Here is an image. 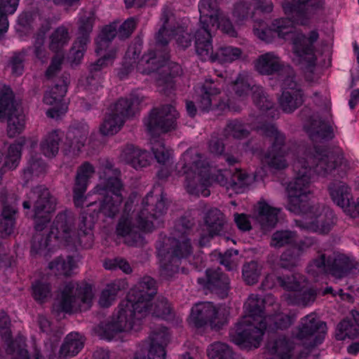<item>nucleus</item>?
<instances>
[{"label":"nucleus","instance_id":"21","mask_svg":"<svg viewBox=\"0 0 359 359\" xmlns=\"http://www.w3.org/2000/svg\"><path fill=\"white\" fill-rule=\"evenodd\" d=\"M188 322L198 328L209 325L219 330L226 323L227 314L224 308H217L211 302H199L191 308Z\"/></svg>","mask_w":359,"mask_h":359},{"label":"nucleus","instance_id":"59","mask_svg":"<svg viewBox=\"0 0 359 359\" xmlns=\"http://www.w3.org/2000/svg\"><path fill=\"white\" fill-rule=\"evenodd\" d=\"M32 20V15L29 13H22L20 14L18 19V27L17 30L20 32H23L25 29H28L31 26V22Z\"/></svg>","mask_w":359,"mask_h":359},{"label":"nucleus","instance_id":"6","mask_svg":"<svg viewBox=\"0 0 359 359\" xmlns=\"http://www.w3.org/2000/svg\"><path fill=\"white\" fill-rule=\"evenodd\" d=\"M132 205L129 201L116 226L118 236L125 238V243L130 246L141 247L144 243L143 233L151 232L160 226L166 213V199L160 185L143 198L141 205L130 212Z\"/></svg>","mask_w":359,"mask_h":359},{"label":"nucleus","instance_id":"22","mask_svg":"<svg viewBox=\"0 0 359 359\" xmlns=\"http://www.w3.org/2000/svg\"><path fill=\"white\" fill-rule=\"evenodd\" d=\"M95 20L94 13L90 11H82L79 13V36L70 50L68 60L72 65H79L84 55L87 44L90 41L89 35L92 32Z\"/></svg>","mask_w":359,"mask_h":359},{"label":"nucleus","instance_id":"42","mask_svg":"<svg viewBox=\"0 0 359 359\" xmlns=\"http://www.w3.org/2000/svg\"><path fill=\"white\" fill-rule=\"evenodd\" d=\"M125 286L126 282L124 280H116L108 284L100 294V306L104 308L109 307L116 300L118 292L123 290Z\"/></svg>","mask_w":359,"mask_h":359},{"label":"nucleus","instance_id":"50","mask_svg":"<svg viewBox=\"0 0 359 359\" xmlns=\"http://www.w3.org/2000/svg\"><path fill=\"white\" fill-rule=\"evenodd\" d=\"M262 271V266L257 262H250L243 266V277L248 285H253L258 281Z\"/></svg>","mask_w":359,"mask_h":359},{"label":"nucleus","instance_id":"37","mask_svg":"<svg viewBox=\"0 0 359 359\" xmlns=\"http://www.w3.org/2000/svg\"><path fill=\"white\" fill-rule=\"evenodd\" d=\"M25 142V137H20L11 144L8 148L4 163H2L3 154H0V177L7 170H14L18 166L21 158L22 148Z\"/></svg>","mask_w":359,"mask_h":359},{"label":"nucleus","instance_id":"56","mask_svg":"<svg viewBox=\"0 0 359 359\" xmlns=\"http://www.w3.org/2000/svg\"><path fill=\"white\" fill-rule=\"evenodd\" d=\"M20 0H0V13L13 15L17 10Z\"/></svg>","mask_w":359,"mask_h":359},{"label":"nucleus","instance_id":"4","mask_svg":"<svg viewBox=\"0 0 359 359\" xmlns=\"http://www.w3.org/2000/svg\"><path fill=\"white\" fill-rule=\"evenodd\" d=\"M278 309L279 305L275 303L274 297L271 294H267L264 299L253 294L249 296L244 304L245 315L229 332L231 340L243 348H257L262 339L264 330L267 327L271 330L289 327L296 315L269 314Z\"/></svg>","mask_w":359,"mask_h":359},{"label":"nucleus","instance_id":"8","mask_svg":"<svg viewBox=\"0 0 359 359\" xmlns=\"http://www.w3.org/2000/svg\"><path fill=\"white\" fill-rule=\"evenodd\" d=\"M198 11L201 28L195 34V48L200 59L221 64L231 63L240 59L242 50L232 46L221 47L213 53L210 34L212 29H219L229 36H237V32L229 19L219 11L217 0H200Z\"/></svg>","mask_w":359,"mask_h":359},{"label":"nucleus","instance_id":"28","mask_svg":"<svg viewBox=\"0 0 359 359\" xmlns=\"http://www.w3.org/2000/svg\"><path fill=\"white\" fill-rule=\"evenodd\" d=\"M11 320L8 315L0 313V334L2 339L7 344L6 351L12 355L13 359H29L27 351L24 348L25 339L18 336L14 341L11 339Z\"/></svg>","mask_w":359,"mask_h":359},{"label":"nucleus","instance_id":"55","mask_svg":"<svg viewBox=\"0 0 359 359\" xmlns=\"http://www.w3.org/2000/svg\"><path fill=\"white\" fill-rule=\"evenodd\" d=\"M58 343L56 342H48L45 344V351L43 355H41L38 351L36 352L34 359H53L55 356V352L57 351Z\"/></svg>","mask_w":359,"mask_h":359},{"label":"nucleus","instance_id":"38","mask_svg":"<svg viewBox=\"0 0 359 359\" xmlns=\"http://www.w3.org/2000/svg\"><path fill=\"white\" fill-rule=\"evenodd\" d=\"M88 126L85 123H80L71 126L67 133V144L74 153L79 152L85 146L88 134Z\"/></svg>","mask_w":359,"mask_h":359},{"label":"nucleus","instance_id":"48","mask_svg":"<svg viewBox=\"0 0 359 359\" xmlns=\"http://www.w3.org/2000/svg\"><path fill=\"white\" fill-rule=\"evenodd\" d=\"M248 135V130L246 126L240 121L235 120L228 123L224 130L223 136L226 142L230 140H241Z\"/></svg>","mask_w":359,"mask_h":359},{"label":"nucleus","instance_id":"40","mask_svg":"<svg viewBox=\"0 0 359 359\" xmlns=\"http://www.w3.org/2000/svg\"><path fill=\"white\" fill-rule=\"evenodd\" d=\"M16 204H4L0 218V234L1 237L8 236L14 233L15 224Z\"/></svg>","mask_w":359,"mask_h":359},{"label":"nucleus","instance_id":"32","mask_svg":"<svg viewBox=\"0 0 359 359\" xmlns=\"http://www.w3.org/2000/svg\"><path fill=\"white\" fill-rule=\"evenodd\" d=\"M252 8L260 11L262 13H271L273 11V5L271 0L241 1L235 5L233 11V16L236 20V22L241 25L248 20L251 13Z\"/></svg>","mask_w":359,"mask_h":359},{"label":"nucleus","instance_id":"53","mask_svg":"<svg viewBox=\"0 0 359 359\" xmlns=\"http://www.w3.org/2000/svg\"><path fill=\"white\" fill-rule=\"evenodd\" d=\"M29 50V48L27 50H23L20 53L15 54L12 57L11 66L13 74L17 76L22 74L24 69L23 61L25 60V57Z\"/></svg>","mask_w":359,"mask_h":359},{"label":"nucleus","instance_id":"45","mask_svg":"<svg viewBox=\"0 0 359 359\" xmlns=\"http://www.w3.org/2000/svg\"><path fill=\"white\" fill-rule=\"evenodd\" d=\"M60 133L53 130L44 136L40 144V149L43 154L49 158L56 156L59 150Z\"/></svg>","mask_w":359,"mask_h":359},{"label":"nucleus","instance_id":"54","mask_svg":"<svg viewBox=\"0 0 359 359\" xmlns=\"http://www.w3.org/2000/svg\"><path fill=\"white\" fill-rule=\"evenodd\" d=\"M238 255L237 250H227L224 255L219 254L220 263L229 271L233 270L237 266L238 262L236 257Z\"/></svg>","mask_w":359,"mask_h":359},{"label":"nucleus","instance_id":"60","mask_svg":"<svg viewBox=\"0 0 359 359\" xmlns=\"http://www.w3.org/2000/svg\"><path fill=\"white\" fill-rule=\"evenodd\" d=\"M38 323L41 330L43 332H48L50 327V323L48 319L42 315L38 316Z\"/></svg>","mask_w":359,"mask_h":359},{"label":"nucleus","instance_id":"23","mask_svg":"<svg viewBox=\"0 0 359 359\" xmlns=\"http://www.w3.org/2000/svg\"><path fill=\"white\" fill-rule=\"evenodd\" d=\"M69 81V76L63 75L54 86L45 93L43 102L51 107L46 111L48 117L58 118L67 111L68 102L64 97L67 91Z\"/></svg>","mask_w":359,"mask_h":359},{"label":"nucleus","instance_id":"19","mask_svg":"<svg viewBox=\"0 0 359 359\" xmlns=\"http://www.w3.org/2000/svg\"><path fill=\"white\" fill-rule=\"evenodd\" d=\"M228 90H232L241 100H245L251 92L255 104L262 110H267V116L275 117L276 111L272 107V102L266 97L261 86L254 84L250 73L245 71L240 72L236 80L229 83Z\"/></svg>","mask_w":359,"mask_h":359},{"label":"nucleus","instance_id":"61","mask_svg":"<svg viewBox=\"0 0 359 359\" xmlns=\"http://www.w3.org/2000/svg\"><path fill=\"white\" fill-rule=\"evenodd\" d=\"M8 27V15L0 13V38L7 32Z\"/></svg>","mask_w":359,"mask_h":359},{"label":"nucleus","instance_id":"17","mask_svg":"<svg viewBox=\"0 0 359 359\" xmlns=\"http://www.w3.org/2000/svg\"><path fill=\"white\" fill-rule=\"evenodd\" d=\"M142 98L137 94H131L129 97L120 98L105 115L100 126V132L103 135H113L117 133L126 121V118L140 110Z\"/></svg>","mask_w":359,"mask_h":359},{"label":"nucleus","instance_id":"1","mask_svg":"<svg viewBox=\"0 0 359 359\" xmlns=\"http://www.w3.org/2000/svg\"><path fill=\"white\" fill-rule=\"evenodd\" d=\"M95 173L92 164L85 162L77 169L73 188V201L76 207H82L86 201V213L80 217L78 231L75 228L74 214L69 210L57 213L54 219L49 233L44 236L41 232L50 222L51 214L55 210L57 200L49 190L40 185L32 189L23 202V208L29 209L33 205L36 233L33 236L32 254L48 256L57 248L70 250L89 248L93 245L94 236L93 228L99 214L114 218L120 210L123 201V184L119 179L120 171L113 168L107 162L103 171L100 173L99 183L86 196H84L89 180Z\"/></svg>","mask_w":359,"mask_h":359},{"label":"nucleus","instance_id":"31","mask_svg":"<svg viewBox=\"0 0 359 359\" xmlns=\"http://www.w3.org/2000/svg\"><path fill=\"white\" fill-rule=\"evenodd\" d=\"M224 222V216L219 210H209L204 217L205 232L201 236L198 241L200 246H206L214 236L219 234L223 229Z\"/></svg>","mask_w":359,"mask_h":359},{"label":"nucleus","instance_id":"35","mask_svg":"<svg viewBox=\"0 0 359 359\" xmlns=\"http://www.w3.org/2000/svg\"><path fill=\"white\" fill-rule=\"evenodd\" d=\"M120 160L137 170L150 164L151 156L146 150H142L134 145L126 146L120 154Z\"/></svg>","mask_w":359,"mask_h":359},{"label":"nucleus","instance_id":"43","mask_svg":"<svg viewBox=\"0 0 359 359\" xmlns=\"http://www.w3.org/2000/svg\"><path fill=\"white\" fill-rule=\"evenodd\" d=\"M46 170V163L41 158L31 156L26 167L23 169L22 180L27 184L35 177L43 175Z\"/></svg>","mask_w":359,"mask_h":359},{"label":"nucleus","instance_id":"52","mask_svg":"<svg viewBox=\"0 0 359 359\" xmlns=\"http://www.w3.org/2000/svg\"><path fill=\"white\" fill-rule=\"evenodd\" d=\"M104 267L107 270H116L119 269L126 273H130L132 271L128 262L122 258L107 259L104 262Z\"/></svg>","mask_w":359,"mask_h":359},{"label":"nucleus","instance_id":"39","mask_svg":"<svg viewBox=\"0 0 359 359\" xmlns=\"http://www.w3.org/2000/svg\"><path fill=\"white\" fill-rule=\"evenodd\" d=\"M84 339L78 332H71L65 338L62 345L57 359H67L78 354L83 348Z\"/></svg>","mask_w":359,"mask_h":359},{"label":"nucleus","instance_id":"33","mask_svg":"<svg viewBox=\"0 0 359 359\" xmlns=\"http://www.w3.org/2000/svg\"><path fill=\"white\" fill-rule=\"evenodd\" d=\"M280 209L270 205L264 199L259 200L254 206V217L263 231L273 228L278 222Z\"/></svg>","mask_w":359,"mask_h":359},{"label":"nucleus","instance_id":"9","mask_svg":"<svg viewBox=\"0 0 359 359\" xmlns=\"http://www.w3.org/2000/svg\"><path fill=\"white\" fill-rule=\"evenodd\" d=\"M194 224L192 213H187L177 222L173 236H161L157 241L156 248L163 278L169 279L178 273L182 260L192 252L187 236Z\"/></svg>","mask_w":359,"mask_h":359},{"label":"nucleus","instance_id":"44","mask_svg":"<svg viewBox=\"0 0 359 359\" xmlns=\"http://www.w3.org/2000/svg\"><path fill=\"white\" fill-rule=\"evenodd\" d=\"M209 359H234L231 348L219 341L211 344L207 348ZM181 359H194L189 353L182 355Z\"/></svg>","mask_w":359,"mask_h":359},{"label":"nucleus","instance_id":"58","mask_svg":"<svg viewBox=\"0 0 359 359\" xmlns=\"http://www.w3.org/2000/svg\"><path fill=\"white\" fill-rule=\"evenodd\" d=\"M210 151L215 155H221L224 151L223 139L212 136L209 143Z\"/></svg>","mask_w":359,"mask_h":359},{"label":"nucleus","instance_id":"12","mask_svg":"<svg viewBox=\"0 0 359 359\" xmlns=\"http://www.w3.org/2000/svg\"><path fill=\"white\" fill-rule=\"evenodd\" d=\"M179 114L172 105H166L161 109H154L148 118L145 119L144 124L150 133L151 150L156 161L165 165L172 157V151L166 148L162 141L158 138L161 133H165L176 128V120Z\"/></svg>","mask_w":359,"mask_h":359},{"label":"nucleus","instance_id":"63","mask_svg":"<svg viewBox=\"0 0 359 359\" xmlns=\"http://www.w3.org/2000/svg\"><path fill=\"white\" fill-rule=\"evenodd\" d=\"M359 103V90L355 89L351 93V98L348 102V105L351 109H353Z\"/></svg>","mask_w":359,"mask_h":359},{"label":"nucleus","instance_id":"62","mask_svg":"<svg viewBox=\"0 0 359 359\" xmlns=\"http://www.w3.org/2000/svg\"><path fill=\"white\" fill-rule=\"evenodd\" d=\"M12 258L6 254L0 253V270H4L11 266Z\"/></svg>","mask_w":359,"mask_h":359},{"label":"nucleus","instance_id":"34","mask_svg":"<svg viewBox=\"0 0 359 359\" xmlns=\"http://www.w3.org/2000/svg\"><path fill=\"white\" fill-rule=\"evenodd\" d=\"M198 283L222 297L226 295L229 288V279L219 269H208L206 278H198Z\"/></svg>","mask_w":359,"mask_h":359},{"label":"nucleus","instance_id":"29","mask_svg":"<svg viewBox=\"0 0 359 359\" xmlns=\"http://www.w3.org/2000/svg\"><path fill=\"white\" fill-rule=\"evenodd\" d=\"M283 91L279 99L280 106L286 113H291L304 102V94L294 81V74L287 76L283 82Z\"/></svg>","mask_w":359,"mask_h":359},{"label":"nucleus","instance_id":"2","mask_svg":"<svg viewBox=\"0 0 359 359\" xmlns=\"http://www.w3.org/2000/svg\"><path fill=\"white\" fill-rule=\"evenodd\" d=\"M338 157L324 145L302 151L299 149L292 168L295 178L287 187V209L300 215L295 223L302 229L327 233L335 223L333 211L328 207L314 204L309 196L315 176H326L337 167Z\"/></svg>","mask_w":359,"mask_h":359},{"label":"nucleus","instance_id":"26","mask_svg":"<svg viewBox=\"0 0 359 359\" xmlns=\"http://www.w3.org/2000/svg\"><path fill=\"white\" fill-rule=\"evenodd\" d=\"M69 39L68 28L63 25L57 27L51 34L49 47L56 55L46 70V76L48 79H53L60 70L64 60V54L61 50L68 43Z\"/></svg>","mask_w":359,"mask_h":359},{"label":"nucleus","instance_id":"14","mask_svg":"<svg viewBox=\"0 0 359 359\" xmlns=\"http://www.w3.org/2000/svg\"><path fill=\"white\" fill-rule=\"evenodd\" d=\"M93 286L87 283L69 282L65 285L54 305L53 311L58 316L61 313H73L90 308L94 298Z\"/></svg>","mask_w":359,"mask_h":359},{"label":"nucleus","instance_id":"10","mask_svg":"<svg viewBox=\"0 0 359 359\" xmlns=\"http://www.w3.org/2000/svg\"><path fill=\"white\" fill-rule=\"evenodd\" d=\"M285 1L283 8L287 18L276 19L271 27L263 21L255 20L253 32L255 36H319L317 29L310 31L307 35L294 31L295 25H306L312 12L322 8L325 0H291Z\"/></svg>","mask_w":359,"mask_h":359},{"label":"nucleus","instance_id":"5","mask_svg":"<svg viewBox=\"0 0 359 359\" xmlns=\"http://www.w3.org/2000/svg\"><path fill=\"white\" fill-rule=\"evenodd\" d=\"M161 20L163 25L156 34V46L161 50L158 52L149 51L144 54L136 65V69L137 72L147 74L159 71L161 78L158 80V85L165 84L166 88L162 89L165 93L167 88L173 86L172 79L182 72L179 64L168 61L169 54L166 45L171 36H174L178 46L186 48L191 45V37L187 32V28L185 29L183 26L171 27L170 24L174 21V16L168 7L163 8Z\"/></svg>","mask_w":359,"mask_h":359},{"label":"nucleus","instance_id":"24","mask_svg":"<svg viewBox=\"0 0 359 359\" xmlns=\"http://www.w3.org/2000/svg\"><path fill=\"white\" fill-rule=\"evenodd\" d=\"M170 340V333L165 327H158L149 336V341H145L135 353L134 359H165V347Z\"/></svg>","mask_w":359,"mask_h":359},{"label":"nucleus","instance_id":"7","mask_svg":"<svg viewBox=\"0 0 359 359\" xmlns=\"http://www.w3.org/2000/svg\"><path fill=\"white\" fill-rule=\"evenodd\" d=\"M203 157L195 149H187L176 165L177 172L184 175V187L187 191L194 196L207 197L210 191L208 187L215 182L227 189H243L250 185L252 177L241 170H236L228 182V171L216 170L206 165Z\"/></svg>","mask_w":359,"mask_h":359},{"label":"nucleus","instance_id":"51","mask_svg":"<svg viewBox=\"0 0 359 359\" xmlns=\"http://www.w3.org/2000/svg\"><path fill=\"white\" fill-rule=\"evenodd\" d=\"M50 25L46 23L45 27H43L39 32L36 35L34 43V53L36 57L41 61L46 59V50L44 47L45 35L46 32L49 29Z\"/></svg>","mask_w":359,"mask_h":359},{"label":"nucleus","instance_id":"57","mask_svg":"<svg viewBox=\"0 0 359 359\" xmlns=\"http://www.w3.org/2000/svg\"><path fill=\"white\" fill-rule=\"evenodd\" d=\"M234 221L238 226V228L243 231H249L251 229V223L249 219V217L243 213L241 214H235L234 215Z\"/></svg>","mask_w":359,"mask_h":359},{"label":"nucleus","instance_id":"16","mask_svg":"<svg viewBox=\"0 0 359 359\" xmlns=\"http://www.w3.org/2000/svg\"><path fill=\"white\" fill-rule=\"evenodd\" d=\"M355 259L346 255L333 253V257L326 259L324 253L314 258L307 266V273L313 277L328 273L336 279H341L351 273H359Z\"/></svg>","mask_w":359,"mask_h":359},{"label":"nucleus","instance_id":"13","mask_svg":"<svg viewBox=\"0 0 359 359\" xmlns=\"http://www.w3.org/2000/svg\"><path fill=\"white\" fill-rule=\"evenodd\" d=\"M277 284L288 292L283 296L288 304L306 306L316 299L317 290L301 274L294 273L292 276L283 277L274 273L268 274L262 287L264 290H269Z\"/></svg>","mask_w":359,"mask_h":359},{"label":"nucleus","instance_id":"18","mask_svg":"<svg viewBox=\"0 0 359 359\" xmlns=\"http://www.w3.org/2000/svg\"><path fill=\"white\" fill-rule=\"evenodd\" d=\"M297 233L289 230L276 231L271 237V245L275 248L290 245L280 256V265L282 268L290 269L297 264L299 256L314 243L312 238H306L297 242Z\"/></svg>","mask_w":359,"mask_h":359},{"label":"nucleus","instance_id":"15","mask_svg":"<svg viewBox=\"0 0 359 359\" xmlns=\"http://www.w3.org/2000/svg\"><path fill=\"white\" fill-rule=\"evenodd\" d=\"M264 135L269 138L271 142V149L268 152L262 154L258 151H253V154L260 159L264 165L276 170L284 169L287 166V159L290 155L294 154L287 150L285 144V135L280 133L271 123L265 122L256 127Z\"/></svg>","mask_w":359,"mask_h":359},{"label":"nucleus","instance_id":"47","mask_svg":"<svg viewBox=\"0 0 359 359\" xmlns=\"http://www.w3.org/2000/svg\"><path fill=\"white\" fill-rule=\"evenodd\" d=\"M141 51V44H134L130 46L125 55V62L123 65V69L118 72L120 79H123L133 69V64L136 62L139 54Z\"/></svg>","mask_w":359,"mask_h":359},{"label":"nucleus","instance_id":"27","mask_svg":"<svg viewBox=\"0 0 359 359\" xmlns=\"http://www.w3.org/2000/svg\"><path fill=\"white\" fill-rule=\"evenodd\" d=\"M332 201L341 208L344 212L351 217L359 216V198L356 203H351V188L343 182H334L328 187Z\"/></svg>","mask_w":359,"mask_h":359},{"label":"nucleus","instance_id":"49","mask_svg":"<svg viewBox=\"0 0 359 359\" xmlns=\"http://www.w3.org/2000/svg\"><path fill=\"white\" fill-rule=\"evenodd\" d=\"M358 335V330L350 320H343L337 327L335 337L337 340L354 339Z\"/></svg>","mask_w":359,"mask_h":359},{"label":"nucleus","instance_id":"11","mask_svg":"<svg viewBox=\"0 0 359 359\" xmlns=\"http://www.w3.org/2000/svg\"><path fill=\"white\" fill-rule=\"evenodd\" d=\"M137 22L133 18L126 20L117 32V23L113 22L105 26L95 39V51L98 55H101L102 51L106 53L95 62L89 67V75L86 78V88L90 90H97L102 81V70L111 65L116 56V52L114 49L107 50L109 43L118 34L120 39L128 38L133 32Z\"/></svg>","mask_w":359,"mask_h":359},{"label":"nucleus","instance_id":"3","mask_svg":"<svg viewBox=\"0 0 359 359\" xmlns=\"http://www.w3.org/2000/svg\"><path fill=\"white\" fill-rule=\"evenodd\" d=\"M156 290L154 278H142L130 289L110 318L95 328V332L104 339L123 341L126 336L140 331L143 319L150 314L169 320L172 311L168 300L161 298L154 304L151 302Z\"/></svg>","mask_w":359,"mask_h":359},{"label":"nucleus","instance_id":"30","mask_svg":"<svg viewBox=\"0 0 359 359\" xmlns=\"http://www.w3.org/2000/svg\"><path fill=\"white\" fill-rule=\"evenodd\" d=\"M255 69L261 74L271 75L280 72L287 73V76L293 75L292 69L285 66L280 58L273 52H268L258 57L255 63Z\"/></svg>","mask_w":359,"mask_h":359},{"label":"nucleus","instance_id":"25","mask_svg":"<svg viewBox=\"0 0 359 359\" xmlns=\"http://www.w3.org/2000/svg\"><path fill=\"white\" fill-rule=\"evenodd\" d=\"M219 83L212 80H205L203 86L200 88V95L198 100V106L200 109L208 111L213 107L224 109L225 108L237 110L232 104L230 98L226 101L220 100Z\"/></svg>","mask_w":359,"mask_h":359},{"label":"nucleus","instance_id":"36","mask_svg":"<svg viewBox=\"0 0 359 359\" xmlns=\"http://www.w3.org/2000/svg\"><path fill=\"white\" fill-rule=\"evenodd\" d=\"M309 122V123L304 125V128L313 142L323 144L325 142L332 138L331 127L320 119H318V116L315 115L311 117Z\"/></svg>","mask_w":359,"mask_h":359},{"label":"nucleus","instance_id":"64","mask_svg":"<svg viewBox=\"0 0 359 359\" xmlns=\"http://www.w3.org/2000/svg\"><path fill=\"white\" fill-rule=\"evenodd\" d=\"M94 359H109V354L107 351L98 349L93 353Z\"/></svg>","mask_w":359,"mask_h":359},{"label":"nucleus","instance_id":"46","mask_svg":"<svg viewBox=\"0 0 359 359\" xmlns=\"http://www.w3.org/2000/svg\"><path fill=\"white\" fill-rule=\"evenodd\" d=\"M51 286L46 280H38L32 283V295L40 304L47 302L51 297Z\"/></svg>","mask_w":359,"mask_h":359},{"label":"nucleus","instance_id":"20","mask_svg":"<svg viewBox=\"0 0 359 359\" xmlns=\"http://www.w3.org/2000/svg\"><path fill=\"white\" fill-rule=\"evenodd\" d=\"M8 118L7 133L10 137L20 134L25 128V116L20 107L14 102L11 89L0 86V121Z\"/></svg>","mask_w":359,"mask_h":359},{"label":"nucleus","instance_id":"41","mask_svg":"<svg viewBox=\"0 0 359 359\" xmlns=\"http://www.w3.org/2000/svg\"><path fill=\"white\" fill-rule=\"evenodd\" d=\"M77 266L76 262L70 256L67 257L65 259L59 257L50 262L48 265L49 269L55 276H71Z\"/></svg>","mask_w":359,"mask_h":359}]
</instances>
